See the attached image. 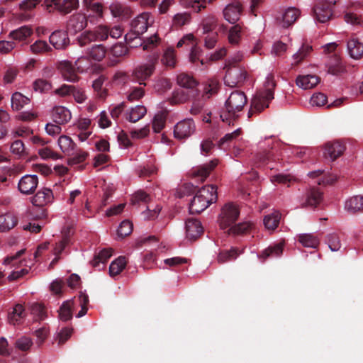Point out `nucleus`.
Returning a JSON list of instances; mask_svg holds the SVG:
<instances>
[{
  "instance_id": "nucleus-1",
  "label": "nucleus",
  "mask_w": 363,
  "mask_h": 363,
  "mask_svg": "<svg viewBox=\"0 0 363 363\" xmlns=\"http://www.w3.org/2000/svg\"><path fill=\"white\" fill-rule=\"evenodd\" d=\"M217 188L213 185H208L200 189L193 198L190 206L191 213H200L210 204L217 201Z\"/></svg>"
},
{
  "instance_id": "nucleus-2",
  "label": "nucleus",
  "mask_w": 363,
  "mask_h": 363,
  "mask_svg": "<svg viewBox=\"0 0 363 363\" xmlns=\"http://www.w3.org/2000/svg\"><path fill=\"white\" fill-rule=\"evenodd\" d=\"M247 101V97L243 92L240 91L232 92L225 101V112H223L220 115L223 121L237 118L238 113L242 111Z\"/></svg>"
},
{
  "instance_id": "nucleus-3",
  "label": "nucleus",
  "mask_w": 363,
  "mask_h": 363,
  "mask_svg": "<svg viewBox=\"0 0 363 363\" xmlns=\"http://www.w3.org/2000/svg\"><path fill=\"white\" fill-rule=\"evenodd\" d=\"M225 84L230 87L242 84L247 77V72L242 66H225Z\"/></svg>"
},
{
  "instance_id": "nucleus-4",
  "label": "nucleus",
  "mask_w": 363,
  "mask_h": 363,
  "mask_svg": "<svg viewBox=\"0 0 363 363\" xmlns=\"http://www.w3.org/2000/svg\"><path fill=\"white\" fill-rule=\"evenodd\" d=\"M157 60V56L148 62L136 66L132 73L134 79L140 84L145 85V81L148 79L155 72Z\"/></svg>"
},
{
  "instance_id": "nucleus-5",
  "label": "nucleus",
  "mask_w": 363,
  "mask_h": 363,
  "mask_svg": "<svg viewBox=\"0 0 363 363\" xmlns=\"http://www.w3.org/2000/svg\"><path fill=\"white\" fill-rule=\"evenodd\" d=\"M335 4V0H319L313 9L315 20L322 23L328 21L332 17V6Z\"/></svg>"
},
{
  "instance_id": "nucleus-6",
  "label": "nucleus",
  "mask_w": 363,
  "mask_h": 363,
  "mask_svg": "<svg viewBox=\"0 0 363 363\" xmlns=\"http://www.w3.org/2000/svg\"><path fill=\"white\" fill-rule=\"evenodd\" d=\"M240 211L236 205L233 203L225 204L221 211L219 223L222 229L230 227L238 219Z\"/></svg>"
},
{
  "instance_id": "nucleus-7",
  "label": "nucleus",
  "mask_w": 363,
  "mask_h": 363,
  "mask_svg": "<svg viewBox=\"0 0 363 363\" xmlns=\"http://www.w3.org/2000/svg\"><path fill=\"white\" fill-rule=\"evenodd\" d=\"M281 159V152L278 147H272L270 150H264L257 156V162L260 164L267 165L270 169L277 168V163Z\"/></svg>"
},
{
  "instance_id": "nucleus-8",
  "label": "nucleus",
  "mask_w": 363,
  "mask_h": 363,
  "mask_svg": "<svg viewBox=\"0 0 363 363\" xmlns=\"http://www.w3.org/2000/svg\"><path fill=\"white\" fill-rule=\"evenodd\" d=\"M196 131V125L191 118L179 121L174 127V136L176 139L183 140L191 137Z\"/></svg>"
},
{
  "instance_id": "nucleus-9",
  "label": "nucleus",
  "mask_w": 363,
  "mask_h": 363,
  "mask_svg": "<svg viewBox=\"0 0 363 363\" xmlns=\"http://www.w3.org/2000/svg\"><path fill=\"white\" fill-rule=\"evenodd\" d=\"M274 99V94L271 92L259 91L251 101L248 117H251L254 112H261L269 106V102Z\"/></svg>"
},
{
  "instance_id": "nucleus-10",
  "label": "nucleus",
  "mask_w": 363,
  "mask_h": 363,
  "mask_svg": "<svg viewBox=\"0 0 363 363\" xmlns=\"http://www.w3.org/2000/svg\"><path fill=\"white\" fill-rule=\"evenodd\" d=\"M38 185V178L35 174H26L23 176L18 183V191L25 195H30L35 192Z\"/></svg>"
},
{
  "instance_id": "nucleus-11",
  "label": "nucleus",
  "mask_w": 363,
  "mask_h": 363,
  "mask_svg": "<svg viewBox=\"0 0 363 363\" xmlns=\"http://www.w3.org/2000/svg\"><path fill=\"white\" fill-rule=\"evenodd\" d=\"M150 16L151 15L148 12H144L138 15L131 22V30L136 35L143 34L152 24Z\"/></svg>"
},
{
  "instance_id": "nucleus-12",
  "label": "nucleus",
  "mask_w": 363,
  "mask_h": 363,
  "mask_svg": "<svg viewBox=\"0 0 363 363\" xmlns=\"http://www.w3.org/2000/svg\"><path fill=\"white\" fill-rule=\"evenodd\" d=\"M299 16L300 11L298 9L294 7L288 8L277 17V24L281 28H286L294 23Z\"/></svg>"
},
{
  "instance_id": "nucleus-13",
  "label": "nucleus",
  "mask_w": 363,
  "mask_h": 363,
  "mask_svg": "<svg viewBox=\"0 0 363 363\" xmlns=\"http://www.w3.org/2000/svg\"><path fill=\"white\" fill-rule=\"evenodd\" d=\"M87 17L82 13L72 15L67 22V29L68 32L73 34L77 33L85 28L88 23Z\"/></svg>"
},
{
  "instance_id": "nucleus-14",
  "label": "nucleus",
  "mask_w": 363,
  "mask_h": 363,
  "mask_svg": "<svg viewBox=\"0 0 363 363\" xmlns=\"http://www.w3.org/2000/svg\"><path fill=\"white\" fill-rule=\"evenodd\" d=\"M54 201V196L52 190L48 188L40 189L34 196L31 198L33 205L38 207H43L52 203Z\"/></svg>"
},
{
  "instance_id": "nucleus-15",
  "label": "nucleus",
  "mask_w": 363,
  "mask_h": 363,
  "mask_svg": "<svg viewBox=\"0 0 363 363\" xmlns=\"http://www.w3.org/2000/svg\"><path fill=\"white\" fill-rule=\"evenodd\" d=\"M242 12L241 3L234 1L228 4L223 10L225 19L230 23H235L240 18Z\"/></svg>"
},
{
  "instance_id": "nucleus-16",
  "label": "nucleus",
  "mask_w": 363,
  "mask_h": 363,
  "mask_svg": "<svg viewBox=\"0 0 363 363\" xmlns=\"http://www.w3.org/2000/svg\"><path fill=\"white\" fill-rule=\"evenodd\" d=\"M345 150V146L344 143L340 141L335 140L328 142L325 145L324 147V156L335 160L340 156H341Z\"/></svg>"
},
{
  "instance_id": "nucleus-17",
  "label": "nucleus",
  "mask_w": 363,
  "mask_h": 363,
  "mask_svg": "<svg viewBox=\"0 0 363 363\" xmlns=\"http://www.w3.org/2000/svg\"><path fill=\"white\" fill-rule=\"evenodd\" d=\"M90 125L91 121L88 118H81L73 125V128L75 130L74 135L81 142L85 141L91 134Z\"/></svg>"
},
{
  "instance_id": "nucleus-18",
  "label": "nucleus",
  "mask_w": 363,
  "mask_h": 363,
  "mask_svg": "<svg viewBox=\"0 0 363 363\" xmlns=\"http://www.w3.org/2000/svg\"><path fill=\"white\" fill-rule=\"evenodd\" d=\"M218 164V160L215 159L209 163L194 168L191 172L192 177L199 182H204Z\"/></svg>"
},
{
  "instance_id": "nucleus-19",
  "label": "nucleus",
  "mask_w": 363,
  "mask_h": 363,
  "mask_svg": "<svg viewBox=\"0 0 363 363\" xmlns=\"http://www.w3.org/2000/svg\"><path fill=\"white\" fill-rule=\"evenodd\" d=\"M57 69L65 80L70 82H76L79 77L76 74V69L68 60H63L58 63Z\"/></svg>"
},
{
  "instance_id": "nucleus-20",
  "label": "nucleus",
  "mask_w": 363,
  "mask_h": 363,
  "mask_svg": "<svg viewBox=\"0 0 363 363\" xmlns=\"http://www.w3.org/2000/svg\"><path fill=\"white\" fill-rule=\"evenodd\" d=\"M51 117L55 123L64 125L70 121L72 113L65 106H55L51 111Z\"/></svg>"
},
{
  "instance_id": "nucleus-21",
  "label": "nucleus",
  "mask_w": 363,
  "mask_h": 363,
  "mask_svg": "<svg viewBox=\"0 0 363 363\" xmlns=\"http://www.w3.org/2000/svg\"><path fill=\"white\" fill-rule=\"evenodd\" d=\"M50 44L57 50L65 49L69 44L67 33L62 30L54 31L49 38Z\"/></svg>"
},
{
  "instance_id": "nucleus-22",
  "label": "nucleus",
  "mask_w": 363,
  "mask_h": 363,
  "mask_svg": "<svg viewBox=\"0 0 363 363\" xmlns=\"http://www.w3.org/2000/svg\"><path fill=\"white\" fill-rule=\"evenodd\" d=\"M203 231V228L199 220L194 218H189L186 221V235L190 240L197 239Z\"/></svg>"
},
{
  "instance_id": "nucleus-23",
  "label": "nucleus",
  "mask_w": 363,
  "mask_h": 363,
  "mask_svg": "<svg viewBox=\"0 0 363 363\" xmlns=\"http://www.w3.org/2000/svg\"><path fill=\"white\" fill-rule=\"evenodd\" d=\"M195 90H183L177 89L174 90L172 96L168 99L169 102L172 105H178L186 103L191 96H194Z\"/></svg>"
},
{
  "instance_id": "nucleus-24",
  "label": "nucleus",
  "mask_w": 363,
  "mask_h": 363,
  "mask_svg": "<svg viewBox=\"0 0 363 363\" xmlns=\"http://www.w3.org/2000/svg\"><path fill=\"white\" fill-rule=\"evenodd\" d=\"M18 223L17 217L11 212L0 215V233H6L13 229Z\"/></svg>"
},
{
  "instance_id": "nucleus-25",
  "label": "nucleus",
  "mask_w": 363,
  "mask_h": 363,
  "mask_svg": "<svg viewBox=\"0 0 363 363\" xmlns=\"http://www.w3.org/2000/svg\"><path fill=\"white\" fill-rule=\"evenodd\" d=\"M347 51L350 56L354 59L359 60L363 56V43L359 42L357 38H352L349 40L347 44Z\"/></svg>"
},
{
  "instance_id": "nucleus-26",
  "label": "nucleus",
  "mask_w": 363,
  "mask_h": 363,
  "mask_svg": "<svg viewBox=\"0 0 363 363\" xmlns=\"http://www.w3.org/2000/svg\"><path fill=\"white\" fill-rule=\"evenodd\" d=\"M147 113L145 106L138 105L128 110L125 115V118L131 123H135L143 118Z\"/></svg>"
},
{
  "instance_id": "nucleus-27",
  "label": "nucleus",
  "mask_w": 363,
  "mask_h": 363,
  "mask_svg": "<svg viewBox=\"0 0 363 363\" xmlns=\"http://www.w3.org/2000/svg\"><path fill=\"white\" fill-rule=\"evenodd\" d=\"M322 201V193L317 189H310L306 195V200L302 203L303 207H315Z\"/></svg>"
},
{
  "instance_id": "nucleus-28",
  "label": "nucleus",
  "mask_w": 363,
  "mask_h": 363,
  "mask_svg": "<svg viewBox=\"0 0 363 363\" xmlns=\"http://www.w3.org/2000/svg\"><path fill=\"white\" fill-rule=\"evenodd\" d=\"M345 209L351 213L363 211V196H354L348 199L345 201Z\"/></svg>"
},
{
  "instance_id": "nucleus-29",
  "label": "nucleus",
  "mask_w": 363,
  "mask_h": 363,
  "mask_svg": "<svg viewBox=\"0 0 363 363\" xmlns=\"http://www.w3.org/2000/svg\"><path fill=\"white\" fill-rule=\"evenodd\" d=\"M110 11L113 17L128 18L131 15L130 7L119 2H113L109 6Z\"/></svg>"
},
{
  "instance_id": "nucleus-30",
  "label": "nucleus",
  "mask_w": 363,
  "mask_h": 363,
  "mask_svg": "<svg viewBox=\"0 0 363 363\" xmlns=\"http://www.w3.org/2000/svg\"><path fill=\"white\" fill-rule=\"evenodd\" d=\"M298 86L303 89H309L315 86L318 82L319 79L315 75H303L298 76L296 80Z\"/></svg>"
},
{
  "instance_id": "nucleus-31",
  "label": "nucleus",
  "mask_w": 363,
  "mask_h": 363,
  "mask_svg": "<svg viewBox=\"0 0 363 363\" xmlns=\"http://www.w3.org/2000/svg\"><path fill=\"white\" fill-rule=\"evenodd\" d=\"M57 145L65 155H70L75 148V143L72 139L65 135H60L57 140Z\"/></svg>"
},
{
  "instance_id": "nucleus-32",
  "label": "nucleus",
  "mask_w": 363,
  "mask_h": 363,
  "mask_svg": "<svg viewBox=\"0 0 363 363\" xmlns=\"http://www.w3.org/2000/svg\"><path fill=\"white\" fill-rule=\"evenodd\" d=\"M281 216L277 211L265 216L263 219L264 227L269 230H274L279 224Z\"/></svg>"
},
{
  "instance_id": "nucleus-33",
  "label": "nucleus",
  "mask_w": 363,
  "mask_h": 363,
  "mask_svg": "<svg viewBox=\"0 0 363 363\" xmlns=\"http://www.w3.org/2000/svg\"><path fill=\"white\" fill-rule=\"evenodd\" d=\"M107 50L103 45H95L87 50L89 57L94 61L100 62L106 56Z\"/></svg>"
},
{
  "instance_id": "nucleus-34",
  "label": "nucleus",
  "mask_w": 363,
  "mask_h": 363,
  "mask_svg": "<svg viewBox=\"0 0 363 363\" xmlns=\"http://www.w3.org/2000/svg\"><path fill=\"white\" fill-rule=\"evenodd\" d=\"M283 242L269 246L268 248L262 251L259 257L262 258L264 260L268 257H279L283 252Z\"/></svg>"
},
{
  "instance_id": "nucleus-35",
  "label": "nucleus",
  "mask_w": 363,
  "mask_h": 363,
  "mask_svg": "<svg viewBox=\"0 0 363 363\" xmlns=\"http://www.w3.org/2000/svg\"><path fill=\"white\" fill-rule=\"evenodd\" d=\"M241 253L242 250L236 247H232L229 250H222L218 255V262L223 264L235 259Z\"/></svg>"
},
{
  "instance_id": "nucleus-36",
  "label": "nucleus",
  "mask_w": 363,
  "mask_h": 363,
  "mask_svg": "<svg viewBox=\"0 0 363 363\" xmlns=\"http://www.w3.org/2000/svg\"><path fill=\"white\" fill-rule=\"evenodd\" d=\"M32 34V28L28 26H24L16 30H12L9 33V37L18 41H23L30 37Z\"/></svg>"
},
{
  "instance_id": "nucleus-37",
  "label": "nucleus",
  "mask_w": 363,
  "mask_h": 363,
  "mask_svg": "<svg viewBox=\"0 0 363 363\" xmlns=\"http://www.w3.org/2000/svg\"><path fill=\"white\" fill-rule=\"evenodd\" d=\"M86 8L93 13V15L86 16L91 23H95L96 21L103 18L104 11L103 6L101 3L94 2Z\"/></svg>"
},
{
  "instance_id": "nucleus-38",
  "label": "nucleus",
  "mask_w": 363,
  "mask_h": 363,
  "mask_svg": "<svg viewBox=\"0 0 363 363\" xmlns=\"http://www.w3.org/2000/svg\"><path fill=\"white\" fill-rule=\"evenodd\" d=\"M177 82L179 86L189 90H194L198 85V82L193 77L184 73L177 76Z\"/></svg>"
},
{
  "instance_id": "nucleus-39",
  "label": "nucleus",
  "mask_w": 363,
  "mask_h": 363,
  "mask_svg": "<svg viewBox=\"0 0 363 363\" xmlns=\"http://www.w3.org/2000/svg\"><path fill=\"white\" fill-rule=\"evenodd\" d=\"M70 244V236L69 233L62 232V236L60 240L55 242L53 246L52 253L55 256L60 255L66 247Z\"/></svg>"
},
{
  "instance_id": "nucleus-40",
  "label": "nucleus",
  "mask_w": 363,
  "mask_h": 363,
  "mask_svg": "<svg viewBox=\"0 0 363 363\" xmlns=\"http://www.w3.org/2000/svg\"><path fill=\"white\" fill-rule=\"evenodd\" d=\"M24 308L21 304H17L13 308L12 312L9 314V322L12 325L19 324L24 318Z\"/></svg>"
},
{
  "instance_id": "nucleus-41",
  "label": "nucleus",
  "mask_w": 363,
  "mask_h": 363,
  "mask_svg": "<svg viewBox=\"0 0 363 363\" xmlns=\"http://www.w3.org/2000/svg\"><path fill=\"white\" fill-rule=\"evenodd\" d=\"M312 46L309 45H303L299 50L293 55V63L292 65H298L303 60H305L311 52Z\"/></svg>"
},
{
  "instance_id": "nucleus-42",
  "label": "nucleus",
  "mask_w": 363,
  "mask_h": 363,
  "mask_svg": "<svg viewBox=\"0 0 363 363\" xmlns=\"http://www.w3.org/2000/svg\"><path fill=\"white\" fill-rule=\"evenodd\" d=\"M253 223L250 222H242L235 225H231L228 230L230 235H239L247 233L252 228Z\"/></svg>"
},
{
  "instance_id": "nucleus-43",
  "label": "nucleus",
  "mask_w": 363,
  "mask_h": 363,
  "mask_svg": "<svg viewBox=\"0 0 363 363\" xmlns=\"http://www.w3.org/2000/svg\"><path fill=\"white\" fill-rule=\"evenodd\" d=\"M30 101L29 98L20 92H15L11 96V107L15 111H19Z\"/></svg>"
},
{
  "instance_id": "nucleus-44",
  "label": "nucleus",
  "mask_w": 363,
  "mask_h": 363,
  "mask_svg": "<svg viewBox=\"0 0 363 363\" xmlns=\"http://www.w3.org/2000/svg\"><path fill=\"white\" fill-rule=\"evenodd\" d=\"M126 259L125 257H119L113 261L109 267V274L111 277L119 274L126 265Z\"/></svg>"
},
{
  "instance_id": "nucleus-45",
  "label": "nucleus",
  "mask_w": 363,
  "mask_h": 363,
  "mask_svg": "<svg viewBox=\"0 0 363 363\" xmlns=\"http://www.w3.org/2000/svg\"><path fill=\"white\" fill-rule=\"evenodd\" d=\"M161 60L162 63L166 67H174L177 62L175 50L172 48L166 49Z\"/></svg>"
},
{
  "instance_id": "nucleus-46",
  "label": "nucleus",
  "mask_w": 363,
  "mask_h": 363,
  "mask_svg": "<svg viewBox=\"0 0 363 363\" xmlns=\"http://www.w3.org/2000/svg\"><path fill=\"white\" fill-rule=\"evenodd\" d=\"M328 72L335 75L342 73L345 70V66L343 65L341 60L336 55L334 59L328 62Z\"/></svg>"
},
{
  "instance_id": "nucleus-47",
  "label": "nucleus",
  "mask_w": 363,
  "mask_h": 363,
  "mask_svg": "<svg viewBox=\"0 0 363 363\" xmlns=\"http://www.w3.org/2000/svg\"><path fill=\"white\" fill-rule=\"evenodd\" d=\"M73 303L72 301H65L59 309V317L62 321H67L72 318V308Z\"/></svg>"
},
{
  "instance_id": "nucleus-48",
  "label": "nucleus",
  "mask_w": 363,
  "mask_h": 363,
  "mask_svg": "<svg viewBox=\"0 0 363 363\" xmlns=\"http://www.w3.org/2000/svg\"><path fill=\"white\" fill-rule=\"evenodd\" d=\"M218 24V19L214 16H207L205 17L201 23V27L203 30V34H207L210 32H212L216 29Z\"/></svg>"
},
{
  "instance_id": "nucleus-49",
  "label": "nucleus",
  "mask_w": 363,
  "mask_h": 363,
  "mask_svg": "<svg viewBox=\"0 0 363 363\" xmlns=\"http://www.w3.org/2000/svg\"><path fill=\"white\" fill-rule=\"evenodd\" d=\"M30 50L35 55H40L51 50V48L46 41L38 40L30 46Z\"/></svg>"
},
{
  "instance_id": "nucleus-50",
  "label": "nucleus",
  "mask_w": 363,
  "mask_h": 363,
  "mask_svg": "<svg viewBox=\"0 0 363 363\" xmlns=\"http://www.w3.org/2000/svg\"><path fill=\"white\" fill-rule=\"evenodd\" d=\"M79 0H63L57 5V11L62 13H69L79 7Z\"/></svg>"
},
{
  "instance_id": "nucleus-51",
  "label": "nucleus",
  "mask_w": 363,
  "mask_h": 363,
  "mask_svg": "<svg viewBox=\"0 0 363 363\" xmlns=\"http://www.w3.org/2000/svg\"><path fill=\"white\" fill-rule=\"evenodd\" d=\"M298 241L306 247L315 248L319 244L318 239L312 234L300 235Z\"/></svg>"
},
{
  "instance_id": "nucleus-52",
  "label": "nucleus",
  "mask_w": 363,
  "mask_h": 363,
  "mask_svg": "<svg viewBox=\"0 0 363 363\" xmlns=\"http://www.w3.org/2000/svg\"><path fill=\"white\" fill-rule=\"evenodd\" d=\"M192 97L194 99L192 100V106L190 109V113L193 115H196L202 110L204 106V102L206 99L202 98L201 96H200L197 91H195V95Z\"/></svg>"
},
{
  "instance_id": "nucleus-53",
  "label": "nucleus",
  "mask_w": 363,
  "mask_h": 363,
  "mask_svg": "<svg viewBox=\"0 0 363 363\" xmlns=\"http://www.w3.org/2000/svg\"><path fill=\"white\" fill-rule=\"evenodd\" d=\"M242 28L239 24H237L230 28L228 32V42L230 44L235 45H238L241 38Z\"/></svg>"
},
{
  "instance_id": "nucleus-54",
  "label": "nucleus",
  "mask_w": 363,
  "mask_h": 363,
  "mask_svg": "<svg viewBox=\"0 0 363 363\" xmlns=\"http://www.w3.org/2000/svg\"><path fill=\"white\" fill-rule=\"evenodd\" d=\"M91 31L96 41H104L108 37L109 28L106 26L100 25Z\"/></svg>"
},
{
  "instance_id": "nucleus-55",
  "label": "nucleus",
  "mask_w": 363,
  "mask_h": 363,
  "mask_svg": "<svg viewBox=\"0 0 363 363\" xmlns=\"http://www.w3.org/2000/svg\"><path fill=\"white\" fill-rule=\"evenodd\" d=\"M112 255V250L111 249H104L101 250L99 254L95 256L94 260L92 261V265L94 267H98L99 263L101 262L103 264L106 263L108 259Z\"/></svg>"
},
{
  "instance_id": "nucleus-56",
  "label": "nucleus",
  "mask_w": 363,
  "mask_h": 363,
  "mask_svg": "<svg viewBox=\"0 0 363 363\" xmlns=\"http://www.w3.org/2000/svg\"><path fill=\"white\" fill-rule=\"evenodd\" d=\"M10 150L13 155L19 157L26 155V147L24 143L21 140H14L11 144Z\"/></svg>"
},
{
  "instance_id": "nucleus-57",
  "label": "nucleus",
  "mask_w": 363,
  "mask_h": 363,
  "mask_svg": "<svg viewBox=\"0 0 363 363\" xmlns=\"http://www.w3.org/2000/svg\"><path fill=\"white\" fill-rule=\"evenodd\" d=\"M191 14L187 12L179 13L174 15L173 18V25L174 26H182L186 25L191 21Z\"/></svg>"
},
{
  "instance_id": "nucleus-58",
  "label": "nucleus",
  "mask_w": 363,
  "mask_h": 363,
  "mask_svg": "<svg viewBox=\"0 0 363 363\" xmlns=\"http://www.w3.org/2000/svg\"><path fill=\"white\" fill-rule=\"evenodd\" d=\"M184 6L191 8L196 12L201 11L206 7V0H184Z\"/></svg>"
},
{
  "instance_id": "nucleus-59",
  "label": "nucleus",
  "mask_w": 363,
  "mask_h": 363,
  "mask_svg": "<svg viewBox=\"0 0 363 363\" xmlns=\"http://www.w3.org/2000/svg\"><path fill=\"white\" fill-rule=\"evenodd\" d=\"M76 69L79 72H84L91 67L92 65L86 56H82L75 61Z\"/></svg>"
},
{
  "instance_id": "nucleus-60",
  "label": "nucleus",
  "mask_w": 363,
  "mask_h": 363,
  "mask_svg": "<svg viewBox=\"0 0 363 363\" xmlns=\"http://www.w3.org/2000/svg\"><path fill=\"white\" fill-rule=\"evenodd\" d=\"M166 118L162 113L155 115L152 121V128L155 133H160L164 127Z\"/></svg>"
},
{
  "instance_id": "nucleus-61",
  "label": "nucleus",
  "mask_w": 363,
  "mask_h": 363,
  "mask_svg": "<svg viewBox=\"0 0 363 363\" xmlns=\"http://www.w3.org/2000/svg\"><path fill=\"white\" fill-rule=\"evenodd\" d=\"M52 88L51 83L46 79H38L33 82V89L40 92L48 91Z\"/></svg>"
},
{
  "instance_id": "nucleus-62",
  "label": "nucleus",
  "mask_w": 363,
  "mask_h": 363,
  "mask_svg": "<svg viewBox=\"0 0 363 363\" xmlns=\"http://www.w3.org/2000/svg\"><path fill=\"white\" fill-rule=\"evenodd\" d=\"M144 94L145 91L143 88L136 86L130 89L127 94V99L129 101L133 102L141 99Z\"/></svg>"
},
{
  "instance_id": "nucleus-63",
  "label": "nucleus",
  "mask_w": 363,
  "mask_h": 363,
  "mask_svg": "<svg viewBox=\"0 0 363 363\" xmlns=\"http://www.w3.org/2000/svg\"><path fill=\"white\" fill-rule=\"evenodd\" d=\"M77 41L79 45L81 47L86 46L91 42L96 41V38H94L92 31L87 30L82 33L77 38Z\"/></svg>"
},
{
  "instance_id": "nucleus-64",
  "label": "nucleus",
  "mask_w": 363,
  "mask_h": 363,
  "mask_svg": "<svg viewBox=\"0 0 363 363\" xmlns=\"http://www.w3.org/2000/svg\"><path fill=\"white\" fill-rule=\"evenodd\" d=\"M344 19L347 23H350L353 26H362L363 18L359 16L357 14L354 13H346L344 15Z\"/></svg>"
}]
</instances>
